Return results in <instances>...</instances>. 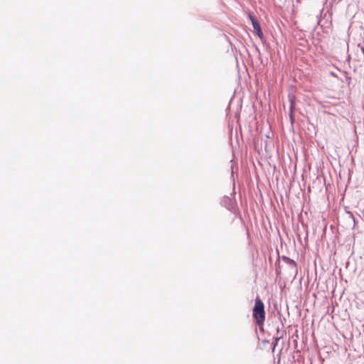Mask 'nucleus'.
<instances>
[{
    "label": "nucleus",
    "instance_id": "3",
    "mask_svg": "<svg viewBox=\"0 0 364 364\" xmlns=\"http://www.w3.org/2000/svg\"><path fill=\"white\" fill-rule=\"evenodd\" d=\"M282 260L289 266V270L294 274H297V265L295 261L287 256H282Z\"/></svg>",
    "mask_w": 364,
    "mask_h": 364
},
{
    "label": "nucleus",
    "instance_id": "11",
    "mask_svg": "<svg viewBox=\"0 0 364 364\" xmlns=\"http://www.w3.org/2000/svg\"><path fill=\"white\" fill-rule=\"evenodd\" d=\"M247 14L248 17L250 18V11H248V12L247 13Z\"/></svg>",
    "mask_w": 364,
    "mask_h": 364
},
{
    "label": "nucleus",
    "instance_id": "2",
    "mask_svg": "<svg viewBox=\"0 0 364 364\" xmlns=\"http://www.w3.org/2000/svg\"><path fill=\"white\" fill-rule=\"evenodd\" d=\"M252 26L253 27L252 32L258 36L259 40L263 43L265 41L262 29L259 21L252 16Z\"/></svg>",
    "mask_w": 364,
    "mask_h": 364
},
{
    "label": "nucleus",
    "instance_id": "12",
    "mask_svg": "<svg viewBox=\"0 0 364 364\" xmlns=\"http://www.w3.org/2000/svg\"><path fill=\"white\" fill-rule=\"evenodd\" d=\"M231 169H232V176H233L234 172H233V166H231Z\"/></svg>",
    "mask_w": 364,
    "mask_h": 364
},
{
    "label": "nucleus",
    "instance_id": "1",
    "mask_svg": "<svg viewBox=\"0 0 364 364\" xmlns=\"http://www.w3.org/2000/svg\"><path fill=\"white\" fill-rule=\"evenodd\" d=\"M252 316L257 326L260 330H263L264 323L266 318L264 304L259 296L255 299V305L252 309Z\"/></svg>",
    "mask_w": 364,
    "mask_h": 364
},
{
    "label": "nucleus",
    "instance_id": "10",
    "mask_svg": "<svg viewBox=\"0 0 364 364\" xmlns=\"http://www.w3.org/2000/svg\"><path fill=\"white\" fill-rule=\"evenodd\" d=\"M277 274H280V267L279 266L278 268L277 269Z\"/></svg>",
    "mask_w": 364,
    "mask_h": 364
},
{
    "label": "nucleus",
    "instance_id": "9",
    "mask_svg": "<svg viewBox=\"0 0 364 364\" xmlns=\"http://www.w3.org/2000/svg\"><path fill=\"white\" fill-rule=\"evenodd\" d=\"M246 230H247V237H250V232H249V229H248V228H247V227L246 228Z\"/></svg>",
    "mask_w": 364,
    "mask_h": 364
},
{
    "label": "nucleus",
    "instance_id": "6",
    "mask_svg": "<svg viewBox=\"0 0 364 364\" xmlns=\"http://www.w3.org/2000/svg\"><path fill=\"white\" fill-rule=\"evenodd\" d=\"M294 108V103L293 100H291V102H290V114H289L291 120L293 119L292 112H293Z\"/></svg>",
    "mask_w": 364,
    "mask_h": 364
},
{
    "label": "nucleus",
    "instance_id": "8",
    "mask_svg": "<svg viewBox=\"0 0 364 364\" xmlns=\"http://www.w3.org/2000/svg\"><path fill=\"white\" fill-rule=\"evenodd\" d=\"M274 340H275V341H274V342L273 343L274 348H275V346L277 345L278 341H279V340H276V339H274Z\"/></svg>",
    "mask_w": 364,
    "mask_h": 364
},
{
    "label": "nucleus",
    "instance_id": "4",
    "mask_svg": "<svg viewBox=\"0 0 364 364\" xmlns=\"http://www.w3.org/2000/svg\"><path fill=\"white\" fill-rule=\"evenodd\" d=\"M222 204L229 210H230V211L235 210V203L232 198H230L228 196H225L222 200Z\"/></svg>",
    "mask_w": 364,
    "mask_h": 364
},
{
    "label": "nucleus",
    "instance_id": "5",
    "mask_svg": "<svg viewBox=\"0 0 364 364\" xmlns=\"http://www.w3.org/2000/svg\"><path fill=\"white\" fill-rule=\"evenodd\" d=\"M286 333V331L284 329H282L280 330L279 329V327L278 326L277 328V335L276 336L274 337V339L276 340H280L281 338H282L284 337V336L285 335Z\"/></svg>",
    "mask_w": 364,
    "mask_h": 364
},
{
    "label": "nucleus",
    "instance_id": "7",
    "mask_svg": "<svg viewBox=\"0 0 364 364\" xmlns=\"http://www.w3.org/2000/svg\"><path fill=\"white\" fill-rule=\"evenodd\" d=\"M346 213H347V214H348V215H349V217H350V218H351L353 220H355V218H354V215H353V213H352V212H350V211H347Z\"/></svg>",
    "mask_w": 364,
    "mask_h": 364
}]
</instances>
